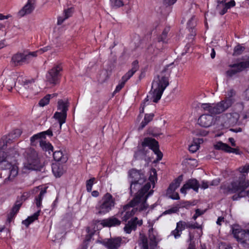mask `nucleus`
Segmentation results:
<instances>
[{
    "label": "nucleus",
    "mask_w": 249,
    "mask_h": 249,
    "mask_svg": "<svg viewBox=\"0 0 249 249\" xmlns=\"http://www.w3.org/2000/svg\"><path fill=\"white\" fill-rule=\"evenodd\" d=\"M249 187V181L245 180V176L243 175L238 177L237 180L231 182L228 186H222L224 194H235L231 197L233 201H236L241 198L244 197L243 193Z\"/></svg>",
    "instance_id": "obj_1"
},
{
    "label": "nucleus",
    "mask_w": 249,
    "mask_h": 249,
    "mask_svg": "<svg viewBox=\"0 0 249 249\" xmlns=\"http://www.w3.org/2000/svg\"><path fill=\"white\" fill-rule=\"evenodd\" d=\"M169 85V79L165 76L161 77L158 76L152 84V88L154 89L152 99L153 102L158 103L160 99L163 92L166 87Z\"/></svg>",
    "instance_id": "obj_2"
},
{
    "label": "nucleus",
    "mask_w": 249,
    "mask_h": 249,
    "mask_svg": "<svg viewBox=\"0 0 249 249\" xmlns=\"http://www.w3.org/2000/svg\"><path fill=\"white\" fill-rule=\"evenodd\" d=\"M16 81H18V83L20 84H23L24 88L25 89H32L33 87L35 86L33 80H27L17 72H12L11 75L6 79L4 82V84L7 87L8 90H10L16 86Z\"/></svg>",
    "instance_id": "obj_3"
},
{
    "label": "nucleus",
    "mask_w": 249,
    "mask_h": 249,
    "mask_svg": "<svg viewBox=\"0 0 249 249\" xmlns=\"http://www.w3.org/2000/svg\"><path fill=\"white\" fill-rule=\"evenodd\" d=\"M115 198L109 193H107L95 206L96 213L98 215H104L109 213L114 207Z\"/></svg>",
    "instance_id": "obj_4"
},
{
    "label": "nucleus",
    "mask_w": 249,
    "mask_h": 249,
    "mask_svg": "<svg viewBox=\"0 0 249 249\" xmlns=\"http://www.w3.org/2000/svg\"><path fill=\"white\" fill-rule=\"evenodd\" d=\"M25 160L23 162L24 169L28 170H40L41 165L37 158L36 152L33 149L26 150Z\"/></svg>",
    "instance_id": "obj_5"
},
{
    "label": "nucleus",
    "mask_w": 249,
    "mask_h": 249,
    "mask_svg": "<svg viewBox=\"0 0 249 249\" xmlns=\"http://www.w3.org/2000/svg\"><path fill=\"white\" fill-rule=\"evenodd\" d=\"M232 232L233 237L244 248H249V229H242L238 227L233 228Z\"/></svg>",
    "instance_id": "obj_6"
},
{
    "label": "nucleus",
    "mask_w": 249,
    "mask_h": 249,
    "mask_svg": "<svg viewBox=\"0 0 249 249\" xmlns=\"http://www.w3.org/2000/svg\"><path fill=\"white\" fill-rule=\"evenodd\" d=\"M142 147H148L157 156L156 160L159 161L162 159L163 154L160 150L159 142L154 138L145 137L142 142Z\"/></svg>",
    "instance_id": "obj_7"
},
{
    "label": "nucleus",
    "mask_w": 249,
    "mask_h": 249,
    "mask_svg": "<svg viewBox=\"0 0 249 249\" xmlns=\"http://www.w3.org/2000/svg\"><path fill=\"white\" fill-rule=\"evenodd\" d=\"M129 177L133 179L130 185V189H135V186L140 187L146 181V178L144 174L141 173L140 171L135 169H132L128 172Z\"/></svg>",
    "instance_id": "obj_8"
},
{
    "label": "nucleus",
    "mask_w": 249,
    "mask_h": 249,
    "mask_svg": "<svg viewBox=\"0 0 249 249\" xmlns=\"http://www.w3.org/2000/svg\"><path fill=\"white\" fill-rule=\"evenodd\" d=\"M47 131H44L34 135L30 138L31 144L36 146L39 143V146L44 151H47Z\"/></svg>",
    "instance_id": "obj_9"
},
{
    "label": "nucleus",
    "mask_w": 249,
    "mask_h": 249,
    "mask_svg": "<svg viewBox=\"0 0 249 249\" xmlns=\"http://www.w3.org/2000/svg\"><path fill=\"white\" fill-rule=\"evenodd\" d=\"M201 107L213 116L220 114L227 110L221 101L216 104L203 103L202 104Z\"/></svg>",
    "instance_id": "obj_10"
},
{
    "label": "nucleus",
    "mask_w": 249,
    "mask_h": 249,
    "mask_svg": "<svg viewBox=\"0 0 249 249\" xmlns=\"http://www.w3.org/2000/svg\"><path fill=\"white\" fill-rule=\"evenodd\" d=\"M62 71V67L61 64L57 65L54 66L49 72L50 77H48V83L54 86L59 83L61 76L60 71Z\"/></svg>",
    "instance_id": "obj_11"
},
{
    "label": "nucleus",
    "mask_w": 249,
    "mask_h": 249,
    "mask_svg": "<svg viewBox=\"0 0 249 249\" xmlns=\"http://www.w3.org/2000/svg\"><path fill=\"white\" fill-rule=\"evenodd\" d=\"M230 66L232 69L227 71L226 75L228 77H231L236 73L242 71L246 68H249V61H242L231 64Z\"/></svg>",
    "instance_id": "obj_12"
},
{
    "label": "nucleus",
    "mask_w": 249,
    "mask_h": 249,
    "mask_svg": "<svg viewBox=\"0 0 249 249\" xmlns=\"http://www.w3.org/2000/svg\"><path fill=\"white\" fill-rule=\"evenodd\" d=\"M51 152L53 153L55 162L66 163L67 161L68 160L67 155H64L60 150L54 151L53 147L52 144L50 142H48V153L50 155Z\"/></svg>",
    "instance_id": "obj_13"
},
{
    "label": "nucleus",
    "mask_w": 249,
    "mask_h": 249,
    "mask_svg": "<svg viewBox=\"0 0 249 249\" xmlns=\"http://www.w3.org/2000/svg\"><path fill=\"white\" fill-rule=\"evenodd\" d=\"M122 239L121 237L110 238L100 241L107 249H119Z\"/></svg>",
    "instance_id": "obj_14"
},
{
    "label": "nucleus",
    "mask_w": 249,
    "mask_h": 249,
    "mask_svg": "<svg viewBox=\"0 0 249 249\" xmlns=\"http://www.w3.org/2000/svg\"><path fill=\"white\" fill-rule=\"evenodd\" d=\"M200 184L199 182L196 178L188 179L186 182L181 188L180 191L182 194H186L187 190L192 189L196 192H198Z\"/></svg>",
    "instance_id": "obj_15"
},
{
    "label": "nucleus",
    "mask_w": 249,
    "mask_h": 249,
    "mask_svg": "<svg viewBox=\"0 0 249 249\" xmlns=\"http://www.w3.org/2000/svg\"><path fill=\"white\" fill-rule=\"evenodd\" d=\"M65 163L54 162L52 164V170L56 178L61 177L66 171Z\"/></svg>",
    "instance_id": "obj_16"
},
{
    "label": "nucleus",
    "mask_w": 249,
    "mask_h": 249,
    "mask_svg": "<svg viewBox=\"0 0 249 249\" xmlns=\"http://www.w3.org/2000/svg\"><path fill=\"white\" fill-rule=\"evenodd\" d=\"M142 224V220H138L137 217H135L128 221L124 227V231L126 233H130L132 231L136 230L137 225L141 226Z\"/></svg>",
    "instance_id": "obj_17"
},
{
    "label": "nucleus",
    "mask_w": 249,
    "mask_h": 249,
    "mask_svg": "<svg viewBox=\"0 0 249 249\" xmlns=\"http://www.w3.org/2000/svg\"><path fill=\"white\" fill-rule=\"evenodd\" d=\"M213 122V116L208 114L201 115L198 119V124L204 127H208L211 126Z\"/></svg>",
    "instance_id": "obj_18"
},
{
    "label": "nucleus",
    "mask_w": 249,
    "mask_h": 249,
    "mask_svg": "<svg viewBox=\"0 0 249 249\" xmlns=\"http://www.w3.org/2000/svg\"><path fill=\"white\" fill-rule=\"evenodd\" d=\"M101 225L103 227H113L119 226L121 224V221L114 216L109 217L101 221Z\"/></svg>",
    "instance_id": "obj_19"
},
{
    "label": "nucleus",
    "mask_w": 249,
    "mask_h": 249,
    "mask_svg": "<svg viewBox=\"0 0 249 249\" xmlns=\"http://www.w3.org/2000/svg\"><path fill=\"white\" fill-rule=\"evenodd\" d=\"M34 4V0H28L27 3L18 11V16L21 18L26 15L31 14L35 8Z\"/></svg>",
    "instance_id": "obj_20"
},
{
    "label": "nucleus",
    "mask_w": 249,
    "mask_h": 249,
    "mask_svg": "<svg viewBox=\"0 0 249 249\" xmlns=\"http://www.w3.org/2000/svg\"><path fill=\"white\" fill-rule=\"evenodd\" d=\"M131 65L132 68L124 75L121 78V80L125 83L133 76L139 69V62L137 60L134 61L132 63Z\"/></svg>",
    "instance_id": "obj_21"
},
{
    "label": "nucleus",
    "mask_w": 249,
    "mask_h": 249,
    "mask_svg": "<svg viewBox=\"0 0 249 249\" xmlns=\"http://www.w3.org/2000/svg\"><path fill=\"white\" fill-rule=\"evenodd\" d=\"M67 115V113L60 112H55L53 115V118L57 121V122L54 123V125L57 128L58 133L61 131L62 125L66 122Z\"/></svg>",
    "instance_id": "obj_22"
},
{
    "label": "nucleus",
    "mask_w": 249,
    "mask_h": 249,
    "mask_svg": "<svg viewBox=\"0 0 249 249\" xmlns=\"http://www.w3.org/2000/svg\"><path fill=\"white\" fill-rule=\"evenodd\" d=\"M183 175H180L175 178L170 184L168 187L166 194H170L173 193L179 187L181 182L183 180Z\"/></svg>",
    "instance_id": "obj_23"
},
{
    "label": "nucleus",
    "mask_w": 249,
    "mask_h": 249,
    "mask_svg": "<svg viewBox=\"0 0 249 249\" xmlns=\"http://www.w3.org/2000/svg\"><path fill=\"white\" fill-rule=\"evenodd\" d=\"M224 123L228 124H234L238 120V115L236 113H227L222 115Z\"/></svg>",
    "instance_id": "obj_24"
},
{
    "label": "nucleus",
    "mask_w": 249,
    "mask_h": 249,
    "mask_svg": "<svg viewBox=\"0 0 249 249\" xmlns=\"http://www.w3.org/2000/svg\"><path fill=\"white\" fill-rule=\"evenodd\" d=\"M137 211V208L131 209V208H128L127 210H125L124 205L122 210L120 211V213L122 215H123L124 213H125V214L122 217L123 221L126 222L129 219L132 217Z\"/></svg>",
    "instance_id": "obj_25"
},
{
    "label": "nucleus",
    "mask_w": 249,
    "mask_h": 249,
    "mask_svg": "<svg viewBox=\"0 0 249 249\" xmlns=\"http://www.w3.org/2000/svg\"><path fill=\"white\" fill-rule=\"evenodd\" d=\"M47 51L46 47H44L36 51L30 52L28 54H24V63H28L32 58L37 56L38 54H41Z\"/></svg>",
    "instance_id": "obj_26"
},
{
    "label": "nucleus",
    "mask_w": 249,
    "mask_h": 249,
    "mask_svg": "<svg viewBox=\"0 0 249 249\" xmlns=\"http://www.w3.org/2000/svg\"><path fill=\"white\" fill-rule=\"evenodd\" d=\"M21 130L20 129H17L14 130L11 134L8 135V137H3L0 142V145L2 146V148L5 145V142H6L5 145H7V141L10 140L11 138H17L21 134Z\"/></svg>",
    "instance_id": "obj_27"
},
{
    "label": "nucleus",
    "mask_w": 249,
    "mask_h": 249,
    "mask_svg": "<svg viewBox=\"0 0 249 249\" xmlns=\"http://www.w3.org/2000/svg\"><path fill=\"white\" fill-rule=\"evenodd\" d=\"M142 200V197L138 194L128 204L124 205L125 210H127L128 208H135L134 207L140 203Z\"/></svg>",
    "instance_id": "obj_28"
},
{
    "label": "nucleus",
    "mask_w": 249,
    "mask_h": 249,
    "mask_svg": "<svg viewBox=\"0 0 249 249\" xmlns=\"http://www.w3.org/2000/svg\"><path fill=\"white\" fill-rule=\"evenodd\" d=\"M235 4L236 3L234 0H231L228 2H225L223 5L222 9L219 11V14L221 16L225 15L228 12L229 9L234 7Z\"/></svg>",
    "instance_id": "obj_29"
},
{
    "label": "nucleus",
    "mask_w": 249,
    "mask_h": 249,
    "mask_svg": "<svg viewBox=\"0 0 249 249\" xmlns=\"http://www.w3.org/2000/svg\"><path fill=\"white\" fill-rule=\"evenodd\" d=\"M12 62L15 65H21L24 63V53H17L14 54L11 59Z\"/></svg>",
    "instance_id": "obj_30"
},
{
    "label": "nucleus",
    "mask_w": 249,
    "mask_h": 249,
    "mask_svg": "<svg viewBox=\"0 0 249 249\" xmlns=\"http://www.w3.org/2000/svg\"><path fill=\"white\" fill-rule=\"evenodd\" d=\"M153 193V191L151 190L150 192H149L146 196L145 197H142V201L140 203V205L139 206L138 208H137L138 209V211L139 212H142L143 211H144L146 210L148 207V204L146 203V200L147 198L151 195H152Z\"/></svg>",
    "instance_id": "obj_31"
},
{
    "label": "nucleus",
    "mask_w": 249,
    "mask_h": 249,
    "mask_svg": "<svg viewBox=\"0 0 249 249\" xmlns=\"http://www.w3.org/2000/svg\"><path fill=\"white\" fill-rule=\"evenodd\" d=\"M154 117L153 113L145 114L143 120L142 121L138 129L142 130L152 120Z\"/></svg>",
    "instance_id": "obj_32"
},
{
    "label": "nucleus",
    "mask_w": 249,
    "mask_h": 249,
    "mask_svg": "<svg viewBox=\"0 0 249 249\" xmlns=\"http://www.w3.org/2000/svg\"><path fill=\"white\" fill-rule=\"evenodd\" d=\"M40 210H38L33 215L28 216L25 220L22 221V224L24 225L26 227H28L31 223L37 219Z\"/></svg>",
    "instance_id": "obj_33"
},
{
    "label": "nucleus",
    "mask_w": 249,
    "mask_h": 249,
    "mask_svg": "<svg viewBox=\"0 0 249 249\" xmlns=\"http://www.w3.org/2000/svg\"><path fill=\"white\" fill-rule=\"evenodd\" d=\"M170 31L169 27H166L162 31L161 35L158 37V41L159 42H162L164 43H167V36Z\"/></svg>",
    "instance_id": "obj_34"
},
{
    "label": "nucleus",
    "mask_w": 249,
    "mask_h": 249,
    "mask_svg": "<svg viewBox=\"0 0 249 249\" xmlns=\"http://www.w3.org/2000/svg\"><path fill=\"white\" fill-rule=\"evenodd\" d=\"M0 153H5L7 154V156L10 157L11 159H9V163L11 165H15L13 164L12 162L15 161L17 156H18V154L16 150L15 149H10L8 152H4L0 151Z\"/></svg>",
    "instance_id": "obj_35"
},
{
    "label": "nucleus",
    "mask_w": 249,
    "mask_h": 249,
    "mask_svg": "<svg viewBox=\"0 0 249 249\" xmlns=\"http://www.w3.org/2000/svg\"><path fill=\"white\" fill-rule=\"evenodd\" d=\"M151 183L149 182H147L144 186L141 188V189L138 192V194L142 197H145L147 194V193L148 192L151 188Z\"/></svg>",
    "instance_id": "obj_36"
},
{
    "label": "nucleus",
    "mask_w": 249,
    "mask_h": 249,
    "mask_svg": "<svg viewBox=\"0 0 249 249\" xmlns=\"http://www.w3.org/2000/svg\"><path fill=\"white\" fill-rule=\"evenodd\" d=\"M68 103L65 102L62 100H59L58 101L57 109L61 110L60 112L67 113L68 110Z\"/></svg>",
    "instance_id": "obj_37"
},
{
    "label": "nucleus",
    "mask_w": 249,
    "mask_h": 249,
    "mask_svg": "<svg viewBox=\"0 0 249 249\" xmlns=\"http://www.w3.org/2000/svg\"><path fill=\"white\" fill-rule=\"evenodd\" d=\"M196 141L197 142L196 140H194L193 143L189 147V150L193 153L196 152L199 149V144L202 142V140L200 139H197Z\"/></svg>",
    "instance_id": "obj_38"
},
{
    "label": "nucleus",
    "mask_w": 249,
    "mask_h": 249,
    "mask_svg": "<svg viewBox=\"0 0 249 249\" xmlns=\"http://www.w3.org/2000/svg\"><path fill=\"white\" fill-rule=\"evenodd\" d=\"M230 147L228 144L221 141L217 142L214 146L215 149L221 150L227 153L229 151Z\"/></svg>",
    "instance_id": "obj_39"
},
{
    "label": "nucleus",
    "mask_w": 249,
    "mask_h": 249,
    "mask_svg": "<svg viewBox=\"0 0 249 249\" xmlns=\"http://www.w3.org/2000/svg\"><path fill=\"white\" fill-rule=\"evenodd\" d=\"M221 103L224 105L226 108L227 109L229 108H230L231 106L233 105V104L235 102V99H234V97H229V96H227L225 97V98L221 101Z\"/></svg>",
    "instance_id": "obj_40"
},
{
    "label": "nucleus",
    "mask_w": 249,
    "mask_h": 249,
    "mask_svg": "<svg viewBox=\"0 0 249 249\" xmlns=\"http://www.w3.org/2000/svg\"><path fill=\"white\" fill-rule=\"evenodd\" d=\"M145 147H142L139 148L135 152L134 157L136 159H138L141 157L145 156L147 153L148 150L145 149Z\"/></svg>",
    "instance_id": "obj_41"
},
{
    "label": "nucleus",
    "mask_w": 249,
    "mask_h": 249,
    "mask_svg": "<svg viewBox=\"0 0 249 249\" xmlns=\"http://www.w3.org/2000/svg\"><path fill=\"white\" fill-rule=\"evenodd\" d=\"M46 192V188L44 187L43 190H42L39 193V195L38 196L36 197L35 199V203L36 206L39 208L41 206V203L42 199V198L44 195L45 194Z\"/></svg>",
    "instance_id": "obj_42"
},
{
    "label": "nucleus",
    "mask_w": 249,
    "mask_h": 249,
    "mask_svg": "<svg viewBox=\"0 0 249 249\" xmlns=\"http://www.w3.org/2000/svg\"><path fill=\"white\" fill-rule=\"evenodd\" d=\"M96 183V178L94 177L86 181V190L88 192H91L92 191V186Z\"/></svg>",
    "instance_id": "obj_43"
},
{
    "label": "nucleus",
    "mask_w": 249,
    "mask_h": 249,
    "mask_svg": "<svg viewBox=\"0 0 249 249\" xmlns=\"http://www.w3.org/2000/svg\"><path fill=\"white\" fill-rule=\"evenodd\" d=\"M245 49L244 47L242 46L240 44H238L234 48L233 55L235 56L239 55L242 53Z\"/></svg>",
    "instance_id": "obj_44"
},
{
    "label": "nucleus",
    "mask_w": 249,
    "mask_h": 249,
    "mask_svg": "<svg viewBox=\"0 0 249 249\" xmlns=\"http://www.w3.org/2000/svg\"><path fill=\"white\" fill-rule=\"evenodd\" d=\"M111 7L114 8H118L124 5V2L123 0H110Z\"/></svg>",
    "instance_id": "obj_45"
},
{
    "label": "nucleus",
    "mask_w": 249,
    "mask_h": 249,
    "mask_svg": "<svg viewBox=\"0 0 249 249\" xmlns=\"http://www.w3.org/2000/svg\"><path fill=\"white\" fill-rule=\"evenodd\" d=\"M149 238L150 242V245L156 247L159 242V241L157 238L156 235L154 233H150L149 234Z\"/></svg>",
    "instance_id": "obj_46"
},
{
    "label": "nucleus",
    "mask_w": 249,
    "mask_h": 249,
    "mask_svg": "<svg viewBox=\"0 0 249 249\" xmlns=\"http://www.w3.org/2000/svg\"><path fill=\"white\" fill-rule=\"evenodd\" d=\"M140 241L143 249H148V244L147 237L144 235H140Z\"/></svg>",
    "instance_id": "obj_47"
},
{
    "label": "nucleus",
    "mask_w": 249,
    "mask_h": 249,
    "mask_svg": "<svg viewBox=\"0 0 249 249\" xmlns=\"http://www.w3.org/2000/svg\"><path fill=\"white\" fill-rule=\"evenodd\" d=\"M238 170L241 173L239 177L243 175L245 176V180L247 181L246 175L245 174H247L249 172V166H244L243 167H239Z\"/></svg>",
    "instance_id": "obj_48"
},
{
    "label": "nucleus",
    "mask_w": 249,
    "mask_h": 249,
    "mask_svg": "<svg viewBox=\"0 0 249 249\" xmlns=\"http://www.w3.org/2000/svg\"><path fill=\"white\" fill-rule=\"evenodd\" d=\"M179 211V207L178 206L174 207L171 209L165 211L162 214L163 215L169 214L174 213H177Z\"/></svg>",
    "instance_id": "obj_49"
},
{
    "label": "nucleus",
    "mask_w": 249,
    "mask_h": 249,
    "mask_svg": "<svg viewBox=\"0 0 249 249\" xmlns=\"http://www.w3.org/2000/svg\"><path fill=\"white\" fill-rule=\"evenodd\" d=\"M151 171L153 173V175L150 174L149 177V180L151 183L155 184V181L157 180V171L155 169H152Z\"/></svg>",
    "instance_id": "obj_50"
},
{
    "label": "nucleus",
    "mask_w": 249,
    "mask_h": 249,
    "mask_svg": "<svg viewBox=\"0 0 249 249\" xmlns=\"http://www.w3.org/2000/svg\"><path fill=\"white\" fill-rule=\"evenodd\" d=\"M186 228L191 229H199V226L197 222L192 223L191 222H186Z\"/></svg>",
    "instance_id": "obj_51"
},
{
    "label": "nucleus",
    "mask_w": 249,
    "mask_h": 249,
    "mask_svg": "<svg viewBox=\"0 0 249 249\" xmlns=\"http://www.w3.org/2000/svg\"><path fill=\"white\" fill-rule=\"evenodd\" d=\"M186 222L183 221H179L177 223V227L181 231L186 228Z\"/></svg>",
    "instance_id": "obj_52"
},
{
    "label": "nucleus",
    "mask_w": 249,
    "mask_h": 249,
    "mask_svg": "<svg viewBox=\"0 0 249 249\" xmlns=\"http://www.w3.org/2000/svg\"><path fill=\"white\" fill-rule=\"evenodd\" d=\"M182 233V231L177 228L176 227V229L171 232V234L174 235L176 239L178 238Z\"/></svg>",
    "instance_id": "obj_53"
},
{
    "label": "nucleus",
    "mask_w": 249,
    "mask_h": 249,
    "mask_svg": "<svg viewBox=\"0 0 249 249\" xmlns=\"http://www.w3.org/2000/svg\"><path fill=\"white\" fill-rule=\"evenodd\" d=\"M125 83L121 80V82L116 86L114 92L113 94L119 92L124 86Z\"/></svg>",
    "instance_id": "obj_54"
},
{
    "label": "nucleus",
    "mask_w": 249,
    "mask_h": 249,
    "mask_svg": "<svg viewBox=\"0 0 249 249\" xmlns=\"http://www.w3.org/2000/svg\"><path fill=\"white\" fill-rule=\"evenodd\" d=\"M169 197L173 200H178L180 198L179 194L177 192H173V193L167 194Z\"/></svg>",
    "instance_id": "obj_55"
},
{
    "label": "nucleus",
    "mask_w": 249,
    "mask_h": 249,
    "mask_svg": "<svg viewBox=\"0 0 249 249\" xmlns=\"http://www.w3.org/2000/svg\"><path fill=\"white\" fill-rule=\"evenodd\" d=\"M20 206H21L20 204H16L12 208V209L11 212L13 213H15L16 214L18 213V211L20 209Z\"/></svg>",
    "instance_id": "obj_56"
},
{
    "label": "nucleus",
    "mask_w": 249,
    "mask_h": 249,
    "mask_svg": "<svg viewBox=\"0 0 249 249\" xmlns=\"http://www.w3.org/2000/svg\"><path fill=\"white\" fill-rule=\"evenodd\" d=\"M64 13L65 18V19L68 18L69 17H71V13H72L71 9L68 8L67 9L65 10L64 11Z\"/></svg>",
    "instance_id": "obj_57"
},
{
    "label": "nucleus",
    "mask_w": 249,
    "mask_h": 249,
    "mask_svg": "<svg viewBox=\"0 0 249 249\" xmlns=\"http://www.w3.org/2000/svg\"><path fill=\"white\" fill-rule=\"evenodd\" d=\"M209 185H210L209 182L203 180L201 181V185H200V187H201V188L203 189H206L209 187Z\"/></svg>",
    "instance_id": "obj_58"
},
{
    "label": "nucleus",
    "mask_w": 249,
    "mask_h": 249,
    "mask_svg": "<svg viewBox=\"0 0 249 249\" xmlns=\"http://www.w3.org/2000/svg\"><path fill=\"white\" fill-rule=\"evenodd\" d=\"M54 130L58 131L57 128L54 125L51 126L49 129H48V136L50 137H52L53 135V131Z\"/></svg>",
    "instance_id": "obj_59"
},
{
    "label": "nucleus",
    "mask_w": 249,
    "mask_h": 249,
    "mask_svg": "<svg viewBox=\"0 0 249 249\" xmlns=\"http://www.w3.org/2000/svg\"><path fill=\"white\" fill-rule=\"evenodd\" d=\"M177 0H164L163 3L166 6L173 5Z\"/></svg>",
    "instance_id": "obj_60"
},
{
    "label": "nucleus",
    "mask_w": 249,
    "mask_h": 249,
    "mask_svg": "<svg viewBox=\"0 0 249 249\" xmlns=\"http://www.w3.org/2000/svg\"><path fill=\"white\" fill-rule=\"evenodd\" d=\"M236 94L235 91L233 89H231L230 90H228L227 92V96H229V97H234V96Z\"/></svg>",
    "instance_id": "obj_61"
},
{
    "label": "nucleus",
    "mask_w": 249,
    "mask_h": 249,
    "mask_svg": "<svg viewBox=\"0 0 249 249\" xmlns=\"http://www.w3.org/2000/svg\"><path fill=\"white\" fill-rule=\"evenodd\" d=\"M38 104L40 107H42L46 106L47 105V96H45L42 99H41L39 101Z\"/></svg>",
    "instance_id": "obj_62"
},
{
    "label": "nucleus",
    "mask_w": 249,
    "mask_h": 249,
    "mask_svg": "<svg viewBox=\"0 0 249 249\" xmlns=\"http://www.w3.org/2000/svg\"><path fill=\"white\" fill-rule=\"evenodd\" d=\"M220 179L216 178L215 179H213L210 182V186H217L220 183Z\"/></svg>",
    "instance_id": "obj_63"
},
{
    "label": "nucleus",
    "mask_w": 249,
    "mask_h": 249,
    "mask_svg": "<svg viewBox=\"0 0 249 249\" xmlns=\"http://www.w3.org/2000/svg\"><path fill=\"white\" fill-rule=\"evenodd\" d=\"M16 215V214L13 213L11 212L8 215L7 217V221H8V222H11V221H12V220L14 218Z\"/></svg>",
    "instance_id": "obj_64"
}]
</instances>
